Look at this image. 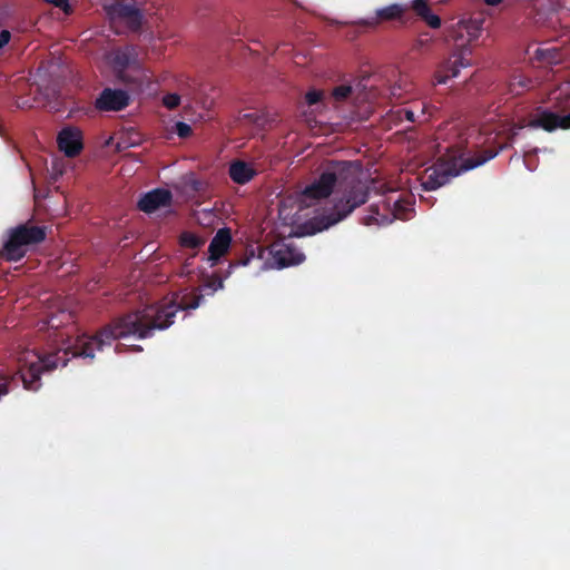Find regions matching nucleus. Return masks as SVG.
Returning <instances> with one entry per match:
<instances>
[{
    "label": "nucleus",
    "mask_w": 570,
    "mask_h": 570,
    "mask_svg": "<svg viewBox=\"0 0 570 570\" xmlns=\"http://www.w3.org/2000/svg\"><path fill=\"white\" fill-rule=\"evenodd\" d=\"M361 165L356 161H331L317 179L304 189L309 199L327 198L337 187L342 195L331 212L309 222L312 233H320L345 219L368 199V187L360 179Z\"/></svg>",
    "instance_id": "nucleus-1"
},
{
    "label": "nucleus",
    "mask_w": 570,
    "mask_h": 570,
    "mask_svg": "<svg viewBox=\"0 0 570 570\" xmlns=\"http://www.w3.org/2000/svg\"><path fill=\"white\" fill-rule=\"evenodd\" d=\"M204 301L198 289L185 293L179 302L151 304L142 309L127 313L100 330L99 344H111L114 341L134 336L144 340L154 335L156 330L163 331L174 324L179 311L195 309Z\"/></svg>",
    "instance_id": "nucleus-2"
},
{
    "label": "nucleus",
    "mask_w": 570,
    "mask_h": 570,
    "mask_svg": "<svg viewBox=\"0 0 570 570\" xmlns=\"http://www.w3.org/2000/svg\"><path fill=\"white\" fill-rule=\"evenodd\" d=\"M100 331L94 336L77 337L72 345L40 356L38 362L31 363L26 371L21 372L24 389L38 391L41 385L40 375L42 372H50L59 366H66L70 357L94 358L95 351H102L105 346L111 345L107 343L98 345Z\"/></svg>",
    "instance_id": "nucleus-3"
},
{
    "label": "nucleus",
    "mask_w": 570,
    "mask_h": 570,
    "mask_svg": "<svg viewBox=\"0 0 570 570\" xmlns=\"http://www.w3.org/2000/svg\"><path fill=\"white\" fill-rule=\"evenodd\" d=\"M497 151L487 149L480 155L471 156L468 158L451 159V160H439L434 166L430 167L425 171V176L422 180V188L424 190H435L445 184L451 178L459 176L461 173L476 168L488 160L494 158Z\"/></svg>",
    "instance_id": "nucleus-4"
},
{
    "label": "nucleus",
    "mask_w": 570,
    "mask_h": 570,
    "mask_svg": "<svg viewBox=\"0 0 570 570\" xmlns=\"http://www.w3.org/2000/svg\"><path fill=\"white\" fill-rule=\"evenodd\" d=\"M46 235V227L29 223L10 228L0 256L7 262H19L26 256L28 247L42 243Z\"/></svg>",
    "instance_id": "nucleus-5"
},
{
    "label": "nucleus",
    "mask_w": 570,
    "mask_h": 570,
    "mask_svg": "<svg viewBox=\"0 0 570 570\" xmlns=\"http://www.w3.org/2000/svg\"><path fill=\"white\" fill-rule=\"evenodd\" d=\"M530 126L553 131L558 128L570 129V95L558 98L552 109H539L535 117L531 119Z\"/></svg>",
    "instance_id": "nucleus-6"
},
{
    "label": "nucleus",
    "mask_w": 570,
    "mask_h": 570,
    "mask_svg": "<svg viewBox=\"0 0 570 570\" xmlns=\"http://www.w3.org/2000/svg\"><path fill=\"white\" fill-rule=\"evenodd\" d=\"M410 205V203H404L400 198L393 199L392 196H387L380 204L370 206V214L363 218V224L366 226L373 224L387 225L395 218L406 219Z\"/></svg>",
    "instance_id": "nucleus-7"
},
{
    "label": "nucleus",
    "mask_w": 570,
    "mask_h": 570,
    "mask_svg": "<svg viewBox=\"0 0 570 570\" xmlns=\"http://www.w3.org/2000/svg\"><path fill=\"white\" fill-rule=\"evenodd\" d=\"M104 9L108 16L111 27L116 32H120L119 27L125 26L129 30L136 31L142 23V16L135 3L129 0H115L106 3Z\"/></svg>",
    "instance_id": "nucleus-8"
},
{
    "label": "nucleus",
    "mask_w": 570,
    "mask_h": 570,
    "mask_svg": "<svg viewBox=\"0 0 570 570\" xmlns=\"http://www.w3.org/2000/svg\"><path fill=\"white\" fill-rule=\"evenodd\" d=\"M107 66L115 71H124L126 69H147L142 63L137 50L134 47H125L112 49L105 56Z\"/></svg>",
    "instance_id": "nucleus-9"
},
{
    "label": "nucleus",
    "mask_w": 570,
    "mask_h": 570,
    "mask_svg": "<svg viewBox=\"0 0 570 570\" xmlns=\"http://www.w3.org/2000/svg\"><path fill=\"white\" fill-rule=\"evenodd\" d=\"M33 76L30 91L40 95L47 104L57 101L60 97V81L53 73H31Z\"/></svg>",
    "instance_id": "nucleus-10"
},
{
    "label": "nucleus",
    "mask_w": 570,
    "mask_h": 570,
    "mask_svg": "<svg viewBox=\"0 0 570 570\" xmlns=\"http://www.w3.org/2000/svg\"><path fill=\"white\" fill-rule=\"evenodd\" d=\"M129 102L130 97L126 90L105 88L96 98L95 108L99 111H120Z\"/></svg>",
    "instance_id": "nucleus-11"
},
{
    "label": "nucleus",
    "mask_w": 570,
    "mask_h": 570,
    "mask_svg": "<svg viewBox=\"0 0 570 570\" xmlns=\"http://www.w3.org/2000/svg\"><path fill=\"white\" fill-rule=\"evenodd\" d=\"M57 145L68 158L77 157L83 149L82 131L73 126L62 128L57 136Z\"/></svg>",
    "instance_id": "nucleus-12"
},
{
    "label": "nucleus",
    "mask_w": 570,
    "mask_h": 570,
    "mask_svg": "<svg viewBox=\"0 0 570 570\" xmlns=\"http://www.w3.org/2000/svg\"><path fill=\"white\" fill-rule=\"evenodd\" d=\"M173 202V194L165 188H156L144 194L138 200L137 207L139 210L151 214L159 208L169 207Z\"/></svg>",
    "instance_id": "nucleus-13"
},
{
    "label": "nucleus",
    "mask_w": 570,
    "mask_h": 570,
    "mask_svg": "<svg viewBox=\"0 0 570 570\" xmlns=\"http://www.w3.org/2000/svg\"><path fill=\"white\" fill-rule=\"evenodd\" d=\"M230 243V229L227 227L218 229L208 247V259L212 262V266L216 265L219 258L228 252Z\"/></svg>",
    "instance_id": "nucleus-14"
},
{
    "label": "nucleus",
    "mask_w": 570,
    "mask_h": 570,
    "mask_svg": "<svg viewBox=\"0 0 570 570\" xmlns=\"http://www.w3.org/2000/svg\"><path fill=\"white\" fill-rule=\"evenodd\" d=\"M274 259L279 268L298 265L305 259V255L295 247L284 245L275 250Z\"/></svg>",
    "instance_id": "nucleus-15"
},
{
    "label": "nucleus",
    "mask_w": 570,
    "mask_h": 570,
    "mask_svg": "<svg viewBox=\"0 0 570 570\" xmlns=\"http://www.w3.org/2000/svg\"><path fill=\"white\" fill-rule=\"evenodd\" d=\"M229 177L232 180L239 185H245L250 181L256 175L255 169L243 160H235L229 165Z\"/></svg>",
    "instance_id": "nucleus-16"
},
{
    "label": "nucleus",
    "mask_w": 570,
    "mask_h": 570,
    "mask_svg": "<svg viewBox=\"0 0 570 570\" xmlns=\"http://www.w3.org/2000/svg\"><path fill=\"white\" fill-rule=\"evenodd\" d=\"M473 66L471 50L469 48H461L449 58L446 68L449 71H460V69L471 68Z\"/></svg>",
    "instance_id": "nucleus-17"
},
{
    "label": "nucleus",
    "mask_w": 570,
    "mask_h": 570,
    "mask_svg": "<svg viewBox=\"0 0 570 570\" xmlns=\"http://www.w3.org/2000/svg\"><path fill=\"white\" fill-rule=\"evenodd\" d=\"M412 8L431 28H439L441 26L440 18L432 13L425 0H414Z\"/></svg>",
    "instance_id": "nucleus-18"
},
{
    "label": "nucleus",
    "mask_w": 570,
    "mask_h": 570,
    "mask_svg": "<svg viewBox=\"0 0 570 570\" xmlns=\"http://www.w3.org/2000/svg\"><path fill=\"white\" fill-rule=\"evenodd\" d=\"M531 87V80L525 73H513L509 82L510 92L514 96L521 95Z\"/></svg>",
    "instance_id": "nucleus-19"
},
{
    "label": "nucleus",
    "mask_w": 570,
    "mask_h": 570,
    "mask_svg": "<svg viewBox=\"0 0 570 570\" xmlns=\"http://www.w3.org/2000/svg\"><path fill=\"white\" fill-rule=\"evenodd\" d=\"M205 244V239L191 232H183L179 236V245L184 248L198 249Z\"/></svg>",
    "instance_id": "nucleus-20"
},
{
    "label": "nucleus",
    "mask_w": 570,
    "mask_h": 570,
    "mask_svg": "<svg viewBox=\"0 0 570 570\" xmlns=\"http://www.w3.org/2000/svg\"><path fill=\"white\" fill-rule=\"evenodd\" d=\"M69 68V62L59 55L51 56L48 60L41 62L38 71H51Z\"/></svg>",
    "instance_id": "nucleus-21"
},
{
    "label": "nucleus",
    "mask_w": 570,
    "mask_h": 570,
    "mask_svg": "<svg viewBox=\"0 0 570 570\" xmlns=\"http://www.w3.org/2000/svg\"><path fill=\"white\" fill-rule=\"evenodd\" d=\"M13 386H17L16 377L0 370V400L8 395Z\"/></svg>",
    "instance_id": "nucleus-22"
},
{
    "label": "nucleus",
    "mask_w": 570,
    "mask_h": 570,
    "mask_svg": "<svg viewBox=\"0 0 570 570\" xmlns=\"http://www.w3.org/2000/svg\"><path fill=\"white\" fill-rule=\"evenodd\" d=\"M258 250L259 252V255H258V259L262 258V253L264 252V249L261 247V246H257L256 248L254 247H250V248H247L246 249V253L243 257H240L239 259H237L236 262L232 263L230 266L232 267H236V266H246L249 264V262L255 258V250Z\"/></svg>",
    "instance_id": "nucleus-23"
},
{
    "label": "nucleus",
    "mask_w": 570,
    "mask_h": 570,
    "mask_svg": "<svg viewBox=\"0 0 570 570\" xmlns=\"http://www.w3.org/2000/svg\"><path fill=\"white\" fill-rule=\"evenodd\" d=\"M352 91L353 88L351 85H340L332 90V97L335 101L341 102L346 100L351 96Z\"/></svg>",
    "instance_id": "nucleus-24"
},
{
    "label": "nucleus",
    "mask_w": 570,
    "mask_h": 570,
    "mask_svg": "<svg viewBox=\"0 0 570 570\" xmlns=\"http://www.w3.org/2000/svg\"><path fill=\"white\" fill-rule=\"evenodd\" d=\"M224 287L223 279L220 277H212L207 279L198 289L199 291H209L208 294H214L216 291L222 289Z\"/></svg>",
    "instance_id": "nucleus-25"
},
{
    "label": "nucleus",
    "mask_w": 570,
    "mask_h": 570,
    "mask_svg": "<svg viewBox=\"0 0 570 570\" xmlns=\"http://www.w3.org/2000/svg\"><path fill=\"white\" fill-rule=\"evenodd\" d=\"M403 9L399 4H392L379 11V16L383 19H393L400 17Z\"/></svg>",
    "instance_id": "nucleus-26"
},
{
    "label": "nucleus",
    "mask_w": 570,
    "mask_h": 570,
    "mask_svg": "<svg viewBox=\"0 0 570 570\" xmlns=\"http://www.w3.org/2000/svg\"><path fill=\"white\" fill-rule=\"evenodd\" d=\"M163 104L166 108L173 110L180 104V97L177 94H167L163 98Z\"/></svg>",
    "instance_id": "nucleus-27"
},
{
    "label": "nucleus",
    "mask_w": 570,
    "mask_h": 570,
    "mask_svg": "<svg viewBox=\"0 0 570 570\" xmlns=\"http://www.w3.org/2000/svg\"><path fill=\"white\" fill-rule=\"evenodd\" d=\"M323 95L324 92L322 90L312 89L306 92L305 100L309 106H312L320 102L323 99Z\"/></svg>",
    "instance_id": "nucleus-28"
},
{
    "label": "nucleus",
    "mask_w": 570,
    "mask_h": 570,
    "mask_svg": "<svg viewBox=\"0 0 570 570\" xmlns=\"http://www.w3.org/2000/svg\"><path fill=\"white\" fill-rule=\"evenodd\" d=\"M175 128H176V134L180 138H187L191 135V127L186 122L178 121V122H176Z\"/></svg>",
    "instance_id": "nucleus-29"
},
{
    "label": "nucleus",
    "mask_w": 570,
    "mask_h": 570,
    "mask_svg": "<svg viewBox=\"0 0 570 570\" xmlns=\"http://www.w3.org/2000/svg\"><path fill=\"white\" fill-rule=\"evenodd\" d=\"M11 38V33L8 30L0 31V49L3 48Z\"/></svg>",
    "instance_id": "nucleus-30"
},
{
    "label": "nucleus",
    "mask_w": 570,
    "mask_h": 570,
    "mask_svg": "<svg viewBox=\"0 0 570 570\" xmlns=\"http://www.w3.org/2000/svg\"><path fill=\"white\" fill-rule=\"evenodd\" d=\"M449 78L450 77H449L448 73H438V77L435 79V83H446Z\"/></svg>",
    "instance_id": "nucleus-31"
},
{
    "label": "nucleus",
    "mask_w": 570,
    "mask_h": 570,
    "mask_svg": "<svg viewBox=\"0 0 570 570\" xmlns=\"http://www.w3.org/2000/svg\"><path fill=\"white\" fill-rule=\"evenodd\" d=\"M405 119L414 122L415 121V115L412 110H405Z\"/></svg>",
    "instance_id": "nucleus-32"
},
{
    "label": "nucleus",
    "mask_w": 570,
    "mask_h": 570,
    "mask_svg": "<svg viewBox=\"0 0 570 570\" xmlns=\"http://www.w3.org/2000/svg\"><path fill=\"white\" fill-rule=\"evenodd\" d=\"M502 0H484V2L489 6H497L501 2Z\"/></svg>",
    "instance_id": "nucleus-33"
},
{
    "label": "nucleus",
    "mask_w": 570,
    "mask_h": 570,
    "mask_svg": "<svg viewBox=\"0 0 570 570\" xmlns=\"http://www.w3.org/2000/svg\"><path fill=\"white\" fill-rule=\"evenodd\" d=\"M131 351H134V352H141V351H142V347H141V346H139V345H132V346H131Z\"/></svg>",
    "instance_id": "nucleus-34"
},
{
    "label": "nucleus",
    "mask_w": 570,
    "mask_h": 570,
    "mask_svg": "<svg viewBox=\"0 0 570 570\" xmlns=\"http://www.w3.org/2000/svg\"><path fill=\"white\" fill-rule=\"evenodd\" d=\"M119 75L121 76V77H120V78H121V80L126 81V80H128V79H129V75H130V73H119Z\"/></svg>",
    "instance_id": "nucleus-35"
},
{
    "label": "nucleus",
    "mask_w": 570,
    "mask_h": 570,
    "mask_svg": "<svg viewBox=\"0 0 570 570\" xmlns=\"http://www.w3.org/2000/svg\"><path fill=\"white\" fill-rule=\"evenodd\" d=\"M244 117H245V118H250V119H252V118H254V115L245 114V115H244Z\"/></svg>",
    "instance_id": "nucleus-36"
}]
</instances>
